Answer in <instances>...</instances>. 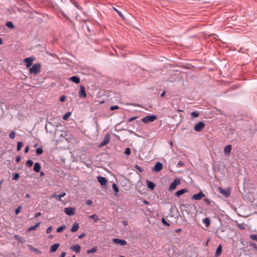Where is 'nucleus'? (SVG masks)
Wrapping results in <instances>:
<instances>
[{"label":"nucleus","instance_id":"obj_1","mask_svg":"<svg viewBox=\"0 0 257 257\" xmlns=\"http://www.w3.org/2000/svg\"><path fill=\"white\" fill-rule=\"evenodd\" d=\"M41 72V65L39 63H35L30 68L31 74H37Z\"/></svg>","mask_w":257,"mask_h":257},{"label":"nucleus","instance_id":"obj_2","mask_svg":"<svg viewBox=\"0 0 257 257\" xmlns=\"http://www.w3.org/2000/svg\"><path fill=\"white\" fill-rule=\"evenodd\" d=\"M66 133L65 131L56 130L55 132V137L61 141L66 136Z\"/></svg>","mask_w":257,"mask_h":257},{"label":"nucleus","instance_id":"obj_3","mask_svg":"<svg viewBox=\"0 0 257 257\" xmlns=\"http://www.w3.org/2000/svg\"><path fill=\"white\" fill-rule=\"evenodd\" d=\"M157 118L156 115H147L142 118V121L144 123H148L153 122Z\"/></svg>","mask_w":257,"mask_h":257},{"label":"nucleus","instance_id":"obj_4","mask_svg":"<svg viewBox=\"0 0 257 257\" xmlns=\"http://www.w3.org/2000/svg\"><path fill=\"white\" fill-rule=\"evenodd\" d=\"M181 183V181L179 179H175L174 181L171 183L169 188V191H171L175 190L177 185H180Z\"/></svg>","mask_w":257,"mask_h":257},{"label":"nucleus","instance_id":"obj_5","mask_svg":"<svg viewBox=\"0 0 257 257\" xmlns=\"http://www.w3.org/2000/svg\"><path fill=\"white\" fill-rule=\"evenodd\" d=\"M205 124L203 122L200 121L194 126V129L195 131L199 132L201 131L204 127Z\"/></svg>","mask_w":257,"mask_h":257},{"label":"nucleus","instance_id":"obj_6","mask_svg":"<svg viewBox=\"0 0 257 257\" xmlns=\"http://www.w3.org/2000/svg\"><path fill=\"white\" fill-rule=\"evenodd\" d=\"M110 140V135L109 134H106L105 136L103 141L100 144V145H99V147H103V146L106 145L107 144H108L109 143Z\"/></svg>","mask_w":257,"mask_h":257},{"label":"nucleus","instance_id":"obj_7","mask_svg":"<svg viewBox=\"0 0 257 257\" xmlns=\"http://www.w3.org/2000/svg\"><path fill=\"white\" fill-rule=\"evenodd\" d=\"M205 196V195L202 191H200L198 193L193 195L191 197V199L195 200H199Z\"/></svg>","mask_w":257,"mask_h":257},{"label":"nucleus","instance_id":"obj_8","mask_svg":"<svg viewBox=\"0 0 257 257\" xmlns=\"http://www.w3.org/2000/svg\"><path fill=\"white\" fill-rule=\"evenodd\" d=\"M75 209L72 207H66L64 208V212L70 216L73 215L75 213Z\"/></svg>","mask_w":257,"mask_h":257},{"label":"nucleus","instance_id":"obj_9","mask_svg":"<svg viewBox=\"0 0 257 257\" xmlns=\"http://www.w3.org/2000/svg\"><path fill=\"white\" fill-rule=\"evenodd\" d=\"M218 190L219 191V192L225 197L229 196L230 194V191L228 189H225L221 187H219Z\"/></svg>","mask_w":257,"mask_h":257},{"label":"nucleus","instance_id":"obj_10","mask_svg":"<svg viewBox=\"0 0 257 257\" xmlns=\"http://www.w3.org/2000/svg\"><path fill=\"white\" fill-rule=\"evenodd\" d=\"M33 61V58L28 57L24 59L23 62L25 63L26 67L29 68L32 65Z\"/></svg>","mask_w":257,"mask_h":257},{"label":"nucleus","instance_id":"obj_11","mask_svg":"<svg viewBox=\"0 0 257 257\" xmlns=\"http://www.w3.org/2000/svg\"><path fill=\"white\" fill-rule=\"evenodd\" d=\"M163 168V165L160 162H157L153 168V171L155 172H160Z\"/></svg>","mask_w":257,"mask_h":257},{"label":"nucleus","instance_id":"obj_12","mask_svg":"<svg viewBox=\"0 0 257 257\" xmlns=\"http://www.w3.org/2000/svg\"><path fill=\"white\" fill-rule=\"evenodd\" d=\"M79 96L80 97H83V98H85L86 96L85 87L82 85H80V86Z\"/></svg>","mask_w":257,"mask_h":257},{"label":"nucleus","instance_id":"obj_13","mask_svg":"<svg viewBox=\"0 0 257 257\" xmlns=\"http://www.w3.org/2000/svg\"><path fill=\"white\" fill-rule=\"evenodd\" d=\"M97 181L99 182V183L101 185L104 186L106 185L107 180L106 179L105 177H101V176H98L97 177Z\"/></svg>","mask_w":257,"mask_h":257},{"label":"nucleus","instance_id":"obj_14","mask_svg":"<svg viewBox=\"0 0 257 257\" xmlns=\"http://www.w3.org/2000/svg\"><path fill=\"white\" fill-rule=\"evenodd\" d=\"M232 146L231 145H229L225 147L224 148V153L226 155L228 156L231 152Z\"/></svg>","mask_w":257,"mask_h":257},{"label":"nucleus","instance_id":"obj_15","mask_svg":"<svg viewBox=\"0 0 257 257\" xmlns=\"http://www.w3.org/2000/svg\"><path fill=\"white\" fill-rule=\"evenodd\" d=\"M113 241L115 243L120 244L121 245H125L126 244V241L124 240L114 238L113 239Z\"/></svg>","mask_w":257,"mask_h":257},{"label":"nucleus","instance_id":"obj_16","mask_svg":"<svg viewBox=\"0 0 257 257\" xmlns=\"http://www.w3.org/2000/svg\"><path fill=\"white\" fill-rule=\"evenodd\" d=\"M60 244L59 243H55L53 245H52L50 248V252H54L57 250L58 248L59 247Z\"/></svg>","mask_w":257,"mask_h":257},{"label":"nucleus","instance_id":"obj_17","mask_svg":"<svg viewBox=\"0 0 257 257\" xmlns=\"http://www.w3.org/2000/svg\"><path fill=\"white\" fill-rule=\"evenodd\" d=\"M187 191H188V190L186 188L180 190L175 193V196L177 197H179L181 195H182V194L187 192Z\"/></svg>","mask_w":257,"mask_h":257},{"label":"nucleus","instance_id":"obj_18","mask_svg":"<svg viewBox=\"0 0 257 257\" xmlns=\"http://www.w3.org/2000/svg\"><path fill=\"white\" fill-rule=\"evenodd\" d=\"M71 249L73 251H75L77 253H78L81 250V247L79 245L77 244L75 245L74 246H72L70 247Z\"/></svg>","mask_w":257,"mask_h":257},{"label":"nucleus","instance_id":"obj_19","mask_svg":"<svg viewBox=\"0 0 257 257\" xmlns=\"http://www.w3.org/2000/svg\"><path fill=\"white\" fill-rule=\"evenodd\" d=\"M69 80L76 84H78L80 82V79L78 77L75 76L70 77Z\"/></svg>","mask_w":257,"mask_h":257},{"label":"nucleus","instance_id":"obj_20","mask_svg":"<svg viewBox=\"0 0 257 257\" xmlns=\"http://www.w3.org/2000/svg\"><path fill=\"white\" fill-rule=\"evenodd\" d=\"M78 228H79V224L77 222H75L73 224L72 227L71 229V231L72 232H76L78 229Z\"/></svg>","mask_w":257,"mask_h":257},{"label":"nucleus","instance_id":"obj_21","mask_svg":"<svg viewBox=\"0 0 257 257\" xmlns=\"http://www.w3.org/2000/svg\"><path fill=\"white\" fill-rule=\"evenodd\" d=\"M147 185L148 187L151 190H153L155 187V184L153 182L150 181H147Z\"/></svg>","mask_w":257,"mask_h":257},{"label":"nucleus","instance_id":"obj_22","mask_svg":"<svg viewBox=\"0 0 257 257\" xmlns=\"http://www.w3.org/2000/svg\"><path fill=\"white\" fill-rule=\"evenodd\" d=\"M40 169H41V166L39 164V163H36L35 164H34V170L36 172H39L40 171Z\"/></svg>","mask_w":257,"mask_h":257},{"label":"nucleus","instance_id":"obj_23","mask_svg":"<svg viewBox=\"0 0 257 257\" xmlns=\"http://www.w3.org/2000/svg\"><path fill=\"white\" fill-rule=\"evenodd\" d=\"M221 251H222V246L220 244V245H219L218 246V247H217V248L216 249V252H215V256L216 257H217L219 255H220V254H221Z\"/></svg>","mask_w":257,"mask_h":257},{"label":"nucleus","instance_id":"obj_24","mask_svg":"<svg viewBox=\"0 0 257 257\" xmlns=\"http://www.w3.org/2000/svg\"><path fill=\"white\" fill-rule=\"evenodd\" d=\"M40 222L37 223L35 225L31 226L28 229V231H31L32 230H35L36 228L40 225Z\"/></svg>","mask_w":257,"mask_h":257},{"label":"nucleus","instance_id":"obj_25","mask_svg":"<svg viewBox=\"0 0 257 257\" xmlns=\"http://www.w3.org/2000/svg\"><path fill=\"white\" fill-rule=\"evenodd\" d=\"M203 222L206 225V227H208L210 225V220L208 218H205L203 219Z\"/></svg>","mask_w":257,"mask_h":257},{"label":"nucleus","instance_id":"obj_26","mask_svg":"<svg viewBox=\"0 0 257 257\" xmlns=\"http://www.w3.org/2000/svg\"><path fill=\"white\" fill-rule=\"evenodd\" d=\"M97 250V248L96 246L92 247L90 249H88L87 251V253H91L93 252H95Z\"/></svg>","mask_w":257,"mask_h":257},{"label":"nucleus","instance_id":"obj_27","mask_svg":"<svg viewBox=\"0 0 257 257\" xmlns=\"http://www.w3.org/2000/svg\"><path fill=\"white\" fill-rule=\"evenodd\" d=\"M24 146L23 143L22 142H18L17 145V151H19L21 148Z\"/></svg>","mask_w":257,"mask_h":257},{"label":"nucleus","instance_id":"obj_28","mask_svg":"<svg viewBox=\"0 0 257 257\" xmlns=\"http://www.w3.org/2000/svg\"><path fill=\"white\" fill-rule=\"evenodd\" d=\"M89 218H91L92 219H93L94 220L95 222H96L99 219L97 215H96V214H93V215L90 216Z\"/></svg>","mask_w":257,"mask_h":257},{"label":"nucleus","instance_id":"obj_29","mask_svg":"<svg viewBox=\"0 0 257 257\" xmlns=\"http://www.w3.org/2000/svg\"><path fill=\"white\" fill-rule=\"evenodd\" d=\"M43 151L42 148H38L36 151V153L38 155H41L43 153Z\"/></svg>","mask_w":257,"mask_h":257},{"label":"nucleus","instance_id":"obj_30","mask_svg":"<svg viewBox=\"0 0 257 257\" xmlns=\"http://www.w3.org/2000/svg\"><path fill=\"white\" fill-rule=\"evenodd\" d=\"M6 26L9 28L13 29L14 28V26L12 22H8L6 24Z\"/></svg>","mask_w":257,"mask_h":257},{"label":"nucleus","instance_id":"obj_31","mask_svg":"<svg viewBox=\"0 0 257 257\" xmlns=\"http://www.w3.org/2000/svg\"><path fill=\"white\" fill-rule=\"evenodd\" d=\"M65 228H66V226L65 225H62V226L59 227L57 229V232H62Z\"/></svg>","mask_w":257,"mask_h":257},{"label":"nucleus","instance_id":"obj_32","mask_svg":"<svg viewBox=\"0 0 257 257\" xmlns=\"http://www.w3.org/2000/svg\"><path fill=\"white\" fill-rule=\"evenodd\" d=\"M70 114H71V113L70 112L66 113V114H65L63 115V119L64 120H67L69 117Z\"/></svg>","mask_w":257,"mask_h":257},{"label":"nucleus","instance_id":"obj_33","mask_svg":"<svg viewBox=\"0 0 257 257\" xmlns=\"http://www.w3.org/2000/svg\"><path fill=\"white\" fill-rule=\"evenodd\" d=\"M60 195H57L56 194H54L53 195H52L51 196V198H53V197H54L58 201H61V199L60 198V197H59Z\"/></svg>","mask_w":257,"mask_h":257},{"label":"nucleus","instance_id":"obj_34","mask_svg":"<svg viewBox=\"0 0 257 257\" xmlns=\"http://www.w3.org/2000/svg\"><path fill=\"white\" fill-rule=\"evenodd\" d=\"M113 10L117 12V13L118 14L119 16L122 18V19H124V16L123 15H122V14L118 10H117L116 8H113Z\"/></svg>","mask_w":257,"mask_h":257},{"label":"nucleus","instance_id":"obj_35","mask_svg":"<svg viewBox=\"0 0 257 257\" xmlns=\"http://www.w3.org/2000/svg\"><path fill=\"white\" fill-rule=\"evenodd\" d=\"M191 115L192 117H197L199 115V113L197 112L196 111H193L191 113Z\"/></svg>","mask_w":257,"mask_h":257},{"label":"nucleus","instance_id":"obj_36","mask_svg":"<svg viewBox=\"0 0 257 257\" xmlns=\"http://www.w3.org/2000/svg\"><path fill=\"white\" fill-rule=\"evenodd\" d=\"M27 165L31 167L33 166V162L31 160H28L26 162Z\"/></svg>","mask_w":257,"mask_h":257},{"label":"nucleus","instance_id":"obj_37","mask_svg":"<svg viewBox=\"0 0 257 257\" xmlns=\"http://www.w3.org/2000/svg\"><path fill=\"white\" fill-rule=\"evenodd\" d=\"M112 188L115 193H117L118 192V188L115 184H113L112 185Z\"/></svg>","mask_w":257,"mask_h":257},{"label":"nucleus","instance_id":"obj_38","mask_svg":"<svg viewBox=\"0 0 257 257\" xmlns=\"http://www.w3.org/2000/svg\"><path fill=\"white\" fill-rule=\"evenodd\" d=\"M250 238L253 240L257 241V235L255 234H252L250 235Z\"/></svg>","mask_w":257,"mask_h":257},{"label":"nucleus","instance_id":"obj_39","mask_svg":"<svg viewBox=\"0 0 257 257\" xmlns=\"http://www.w3.org/2000/svg\"><path fill=\"white\" fill-rule=\"evenodd\" d=\"M10 138L12 139H14L15 136V132L14 131H12L9 135Z\"/></svg>","mask_w":257,"mask_h":257},{"label":"nucleus","instance_id":"obj_40","mask_svg":"<svg viewBox=\"0 0 257 257\" xmlns=\"http://www.w3.org/2000/svg\"><path fill=\"white\" fill-rule=\"evenodd\" d=\"M124 154L127 155H130L131 154V150L130 148H127L125 149Z\"/></svg>","mask_w":257,"mask_h":257},{"label":"nucleus","instance_id":"obj_41","mask_svg":"<svg viewBox=\"0 0 257 257\" xmlns=\"http://www.w3.org/2000/svg\"><path fill=\"white\" fill-rule=\"evenodd\" d=\"M21 210V206H19L15 210V213L16 214H18L20 212Z\"/></svg>","mask_w":257,"mask_h":257},{"label":"nucleus","instance_id":"obj_42","mask_svg":"<svg viewBox=\"0 0 257 257\" xmlns=\"http://www.w3.org/2000/svg\"><path fill=\"white\" fill-rule=\"evenodd\" d=\"M13 180H18L19 178V175L18 173H15L13 175Z\"/></svg>","mask_w":257,"mask_h":257},{"label":"nucleus","instance_id":"obj_43","mask_svg":"<svg viewBox=\"0 0 257 257\" xmlns=\"http://www.w3.org/2000/svg\"><path fill=\"white\" fill-rule=\"evenodd\" d=\"M162 222L164 225L168 226H170V224L165 220L164 218L162 219Z\"/></svg>","mask_w":257,"mask_h":257},{"label":"nucleus","instance_id":"obj_44","mask_svg":"<svg viewBox=\"0 0 257 257\" xmlns=\"http://www.w3.org/2000/svg\"><path fill=\"white\" fill-rule=\"evenodd\" d=\"M203 201L207 205H209L211 203L210 200L207 198L204 199Z\"/></svg>","mask_w":257,"mask_h":257},{"label":"nucleus","instance_id":"obj_45","mask_svg":"<svg viewBox=\"0 0 257 257\" xmlns=\"http://www.w3.org/2000/svg\"><path fill=\"white\" fill-rule=\"evenodd\" d=\"M118 108H119V106H117V105H114V106H111L110 110H115V109H117Z\"/></svg>","mask_w":257,"mask_h":257},{"label":"nucleus","instance_id":"obj_46","mask_svg":"<svg viewBox=\"0 0 257 257\" xmlns=\"http://www.w3.org/2000/svg\"><path fill=\"white\" fill-rule=\"evenodd\" d=\"M66 99V97L65 96H62L60 98V101L61 102H64Z\"/></svg>","mask_w":257,"mask_h":257},{"label":"nucleus","instance_id":"obj_47","mask_svg":"<svg viewBox=\"0 0 257 257\" xmlns=\"http://www.w3.org/2000/svg\"><path fill=\"white\" fill-rule=\"evenodd\" d=\"M52 228L51 226H50L47 229V230H46V232L47 233H49L50 232H51L52 231Z\"/></svg>","mask_w":257,"mask_h":257},{"label":"nucleus","instance_id":"obj_48","mask_svg":"<svg viewBox=\"0 0 257 257\" xmlns=\"http://www.w3.org/2000/svg\"><path fill=\"white\" fill-rule=\"evenodd\" d=\"M238 227L241 229H244L245 228L244 225L242 224H238Z\"/></svg>","mask_w":257,"mask_h":257},{"label":"nucleus","instance_id":"obj_49","mask_svg":"<svg viewBox=\"0 0 257 257\" xmlns=\"http://www.w3.org/2000/svg\"><path fill=\"white\" fill-rule=\"evenodd\" d=\"M21 160V157L20 156H17L16 158V161L17 163H19Z\"/></svg>","mask_w":257,"mask_h":257},{"label":"nucleus","instance_id":"obj_50","mask_svg":"<svg viewBox=\"0 0 257 257\" xmlns=\"http://www.w3.org/2000/svg\"><path fill=\"white\" fill-rule=\"evenodd\" d=\"M137 118V117H131L128 119V121L129 122H131L133 120H134L136 118Z\"/></svg>","mask_w":257,"mask_h":257},{"label":"nucleus","instance_id":"obj_51","mask_svg":"<svg viewBox=\"0 0 257 257\" xmlns=\"http://www.w3.org/2000/svg\"><path fill=\"white\" fill-rule=\"evenodd\" d=\"M184 165V163L182 161H179L178 163V166H183Z\"/></svg>","mask_w":257,"mask_h":257},{"label":"nucleus","instance_id":"obj_52","mask_svg":"<svg viewBox=\"0 0 257 257\" xmlns=\"http://www.w3.org/2000/svg\"><path fill=\"white\" fill-rule=\"evenodd\" d=\"M29 147L27 146L25 149V153H27L29 152Z\"/></svg>","mask_w":257,"mask_h":257},{"label":"nucleus","instance_id":"obj_53","mask_svg":"<svg viewBox=\"0 0 257 257\" xmlns=\"http://www.w3.org/2000/svg\"><path fill=\"white\" fill-rule=\"evenodd\" d=\"M59 195L60 196L59 197H60V198H61V197H63L66 195V193L65 192H63L61 193Z\"/></svg>","mask_w":257,"mask_h":257},{"label":"nucleus","instance_id":"obj_54","mask_svg":"<svg viewBox=\"0 0 257 257\" xmlns=\"http://www.w3.org/2000/svg\"><path fill=\"white\" fill-rule=\"evenodd\" d=\"M85 235V233H82V234H80V235H79L78 238H79V239H81V238H83Z\"/></svg>","mask_w":257,"mask_h":257},{"label":"nucleus","instance_id":"obj_55","mask_svg":"<svg viewBox=\"0 0 257 257\" xmlns=\"http://www.w3.org/2000/svg\"><path fill=\"white\" fill-rule=\"evenodd\" d=\"M65 255H66V253L65 252H61L60 257H65Z\"/></svg>","mask_w":257,"mask_h":257},{"label":"nucleus","instance_id":"obj_56","mask_svg":"<svg viewBox=\"0 0 257 257\" xmlns=\"http://www.w3.org/2000/svg\"><path fill=\"white\" fill-rule=\"evenodd\" d=\"M41 215V212H38L35 214V217H38Z\"/></svg>","mask_w":257,"mask_h":257},{"label":"nucleus","instance_id":"obj_57","mask_svg":"<svg viewBox=\"0 0 257 257\" xmlns=\"http://www.w3.org/2000/svg\"><path fill=\"white\" fill-rule=\"evenodd\" d=\"M143 203H144V204H149V201H147V200H144L143 201Z\"/></svg>","mask_w":257,"mask_h":257},{"label":"nucleus","instance_id":"obj_58","mask_svg":"<svg viewBox=\"0 0 257 257\" xmlns=\"http://www.w3.org/2000/svg\"><path fill=\"white\" fill-rule=\"evenodd\" d=\"M87 203L88 205H91L92 204V201L90 200H87Z\"/></svg>","mask_w":257,"mask_h":257},{"label":"nucleus","instance_id":"obj_59","mask_svg":"<svg viewBox=\"0 0 257 257\" xmlns=\"http://www.w3.org/2000/svg\"><path fill=\"white\" fill-rule=\"evenodd\" d=\"M165 91H163V92L162 93V94H161V97H164V95H165Z\"/></svg>","mask_w":257,"mask_h":257},{"label":"nucleus","instance_id":"obj_60","mask_svg":"<svg viewBox=\"0 0 257 257\" xmlns=\"http://www.w3.org/2000/svg\"><path fill=\"white\" fill-rule=\"evenodd\" d=\"M254 248H256L257 246H256V245L255 244V243H252L251 244Z\"/></svg>","mask_w":257,"mask_h":257},{"label":"nucleus","instance_id":"obj_61","mask_svg":"<svg viewBox=\"0 0 257 257\" xmlns=\"http://www.w3.org/2000/svg\"><path fill=\"white\" fill-rule=\"evenodd\" d=\"M122 223H123V224L124 225H127V222L126 221H123Z\"/></svg>","mask_w":257,"mask_h":257},{"label":"nucleus","instance_id":"obj_62","mask_svg":"<svg viewBox=\"0 0 257 257\" xmlns=\"http://www.w3.org/2000/svg\"><path fill=\"white\" fill-rule=\"evenodd\" d=\"M26 197L27 198H30V195H29V194H27V195H26Z\"/></svg>","mask_w":257,"mask_h":257},{"label":"nucleus","instance_id":"obj_63","mask_svg":"<svg viewBox=\"0 0 257 257\" xmlns=\"http://www.w3.org/2000/svg\"><path fill=\"white\" fill-rule=\"evenodd\" d=\"M3 44V40L1 38H0V44Z\"/></svg>","mask_w":257,"mask_h":257},{"label":"nucleus","instance_id":"obj_64","mask_svg":"<svg viewBox=\"0 0 257 257\" xmlns=\"http://www.w3.org/2000/svg\"><path fill=\"white\" fill-rule=\"evenodd\" d=\"M52 237H53V235H50L49 236V238H51Z\"/></svg>","mask_w":257,"mask_h":257}]
</instances>
